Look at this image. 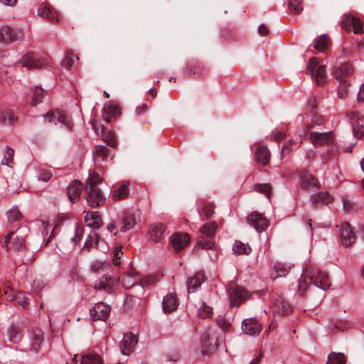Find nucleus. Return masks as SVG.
Returning a JSON list of instances; mask_svg holds the SVG:
<instances>
[{
  "mask_svg": "<svg viewBox=\"0 0 364 364\" xmlns=\"http://www.w3.org/2000/svg\"><path fill=\"white\" fill-rule=\"evenodd\" d=\"M314 284L323 290L328 289L331 285L329 278L326 272L315 267L306 268L299 282V291L303 294L308 286Z\"/></svg>",
  "mask_w": 364,
  "mask_h": 364,
  "instance_id": "1",
  "label": "nucleus"
},
{
  "mask_svg": "<svg viewBox=\"0 0 364 364\" xmlns=\"http://www.w3.org/2000/svg\"><path fill=\"white\" fill-rule=\"evenodd\" d=\"M49 65L45 58H40L33 53H26L15 63V66H21L27 69L43 68Z\"/></svg>",
  "mask_w": 364,
  "mask_h": 364,
  "instance_id": "2",
  "label": "nucleus"
},
{
  "mask_svg": "<svg viewBox=\"0 0 364 364\" xmlns=\"http://www.w3.org/2000/svg\"><path fill=\"white\" fill-rule=\"evenodd\" d=\"M310 139L312 144L316 146L324 145L329 146L330 149H328V153L331 154L332 156L335 155L337 149L336 146L333 144V137L332 132H311Z\"/></svg>",
  "mask_w": 364,
  "mask_h": 364,
  "instance_id": "3",
  "label": "nucleus"
},
{
  "mask_svg": "<svg viewBox=\"0 0 364 364\" xmlns=\"http://www.w3.org/2000/svg\"><path fill=\"white\" fill-rule=\"evenodd\" d=\"M24 237L20 231L10 232L4 237V246L8 250L18 251L24 247Z\"/></svg>",
  "mask_w": 364,
  "mask_h": 364,
  "instance_id": "4",
  "label": "nucleus"
},
{
  "mask_svg": "<svg viewBox=\"0 0 364 364\" xmlns=\"http://www.w3.org/2000/svg\"><path fill=\"white\" fill-rule=\"evenodd\" d=\"M44 119L49 123L57 124L58 122L61 123L70 129L73 126L70 118L64 111L53 110L50 111L44 115Z\"/></svg>",
  "mask_w": 364,
  "mask_h": 364,
  "instance_id": "5",
  "label": "nucleus"
},
{
  "mask_svg": "<svg viewBox=\"0 0 364 364\" xmlns=\"http://www.w3.org/2000/svg\"><path fill=\"white\" fill-rule=\"evenodd\" d=\"M299 183L301 188L306 191H314L320 188L318 178L307 171H302L299 173Z\"/></svg>",
  "mask_w": 364,
  "mask_h": 364,
  "instance_id": "6",
  "label": "nucleus"
},
{
  "mask_svg": "<svg viewBox=\"0 0 364 364\" xmlns=\"http://www.w3.org/2000/svg\"><path fill=\"white\" fill-rule=\"evenodd\" d=\"M241 328L246 335L257 336L262 331V326L255 318H249L242 321Z\"/></svg>",
  "mask_w": 364,
  "mask_h": 364,
  "instance_id": "7",
  "label": "nucleus"
},
{
  "mask_svg": "<svg viewBox=\"0 0 364 364\" xmlns=\"http://www.w3.org/2000/svg\"><path fill=\"white\" fill-rule=\"evenodd\" d=\"M137 343V338L133 333H126L124 334L122 341L120 342L119 347L123 355H129L134 349Z\"/></svg>",
  "mask_w": 364,
  "mask_h": 364,
  "instance_id": "8",
  "label": "nucleus"
},
{
  "mask_svg": "<svg viewBox=\"0 0 364 364\" xmlns=\"http://www.w3.org/2000/svg\"><path fill=\"white\" fill-rule=\"evenodd\" d=\"M190 242V236L186 232H177L171 237V243L176 252H180L186 247Z\"/></svg>",
  "mask_w": 364,
  "mask_h": 364,
  "instance_id": "9",
  "label": "nucleus"
},
{
  "mask_svg": "<svg viewBox=\"0 0 364 364\" xmlns=\"http://www.w3.org/2000/svg\"><path fill=\"white\" fill-rule=\"evenodd\" d=\"M110 307L103 302H98L90 309V315L95 321H105L110 312Z\"/></svg>",
  "mask_w": 364,
  "mask_h": 364,
  "instance_id": "10",
  "label": "nucleus"
},
{
  "mask_svg": "<svg viewBox=\"0 0 364 364\" xmlns=\"http://www.w3.org/2000/svg\"><path fill=\"white\" fill-rule=\"evenodd\" d=\"M247 222L257 232L264 230L268 226L267 220L264 216L257 212H253L247 216Z\"/></svg>",
  "mask_w": 364,
  "mask_h": 364,
  "instance_id": "11",
  "label": "nucleus"
},
{
  "mask_svg": "<svg viewBox=\"0 0 364 364\" xmlns=\"http://www.w3.org/2000/svg\"><path fill=\"white\" fill-rule=\"evenodd\" d=\"M341 23L342 27L347 31H353L355 33L363 32V26L360 21L351 15H346Z\"/></svg>",
  "mask_w": 364,
  "mask_h": 364,
  "instance_id": "12",
  "label": "nucleus"
},
{
  "mask_svg": "<svg viewBox=\"0 0 364 364\" xmlns=\"http://www.w3.org/2000/svg\"><path fill=\"white\" fill-rule=\"evenodd\" d=\"M250 294L241 287H236L230 290V304L233 306H239L250 297Z\"/></svg>",
  "mask_w": 364,
  "mask_h": 364,
  "instance_id": "13",
  "label": "nucleus"
},
{
  "mask_svg": "<svg viewBox=\"0 0 364 364\" xmlns=\"http://www.w3.org/2000/svg\"><path fill=\"white\" fill-rule=\"evenodd\" d=\"M340 237L345 247L350 246L355 240V235L352 231L350 224L343 223L341 225Z\"/></svg>",
  "mask_w": 364,
  "mask_h": 364,
  "instance_id": "14",
  "label": "nucleus"
},
{
  "mask_svg": "<svg viewBox=\"0 0 364 364\" xmlns=\"http://www.w3.org/2000/svg\"><path fill=\"white\" fill-rule=\"evenodd\" d=\"M86 191L87 192L86 199L90 206L97 207L105 203V198L99 188L88 189Z\"/></svg>",
  "mask_w": 364,
  "mask_h": 364,
  "instance_id": "15",
  "label": "nucleus"
},
{
  "mask_svg": "<svg viewBox=\"0 0 364 364\" xmlns=\"http://www.w3.org/2000/svg\"><path fill=\"white\" fill-rule=\"evenodd\" d=\"M255 156L256 161L262 166H267L271 159L269 150L267 146L261 144L257 145V148L255 151Z\"/></svg>",
  "mask_w": 364,
  "mask_h": 364,
  "instance_id": "16",
  "label": "nucleus"
},
{
  "mask_svg": "<svg viewBox=\"0 0 364 364\" xmlns=\"http://www.w3.org/2000/svg\"><path fill=\"white\" fill-rule=\"evenodd\" d=\"M118 279L114 277L105 275L95 284V287L97 289H103L109 291L117 287Z\"/></svg>",
  "mask_w": 364,
  "mask_h": 364,
  "instance_id": "17",
  "label": "nucleus"
},
{
  "mask_svg": "<svg viewBox=\"0 0 364 364\" xmlns=\"http://www.w3.org/2000/svg\"><path fill=\"white\" fill-rule=\"evenodd\" d=\"M129 192L130 183L127 181H123L119 183L117 188L113 191L112 198L114 201L124 200L127 198Z\"/></svg>",
  "mask_w": 364,
  "mask_h": 364,
  "instance_id": "18",
  "label": "nucleus"
},
{
  "mask_svg": "<svg viewBox=\"0 0 364 364\" xmlns=\"http://www.w3.org/2000/svg\"><path fill=\"white\" fill-rule=\"evenodd\" d=\"M163 310L166 314L176 311L178 306V299L176 294L170 293L166 295L163 299Z\"/></svg>",
  "mask_w": 364,
  "mask_h": 364,
  "instance_id": "19",
  "label": "nucleus"
},
{
  "mask_svg": "<svg viewBox=\"0 0 364 364\" xmlns=\"http://www.w3.org/2000/svg\"><path fill=\"white\" fill-rule=\"evenodd\" d=\"M38 15L51 21H59L57 12L48 3H42L39 6Z\"/></svg>",
  "mask_w": 364,
  "mask_h": 364,
  "instance_id": "20",
  "label": "nucleus"
},
{
  "mask_svg": "<svg viewBox=\"0 0 364 364\" xmlns=\"http://www.w3.org/2000/svg\"><path fill=\"white\" fill-rule=\"evenodd\" d=\"M82 188L83 185L80 181H73L69 185L68 187V194L73 203H75L80 199Z\"/></svg>",
  "mask_w": 364,
  "mask_h": 364,
  "instance_id": "21",
  "label": "nucleus"
},
{
  "mask_svg": "<svg viewBox=\"0 0 364 364\" xmlns=\"http://www.w3.org/2000/svg\"><path fill=\"white\" fill-rule=\"evenodd\" d=\"M119 114V107L116 103H107L103 107L102 118L107 122H110L112 118Z\"/></svg>",
  "mask_w": 364,
  "mask_h": 364,
  "instance_id": "22",
  "label": "nucleus"
},
{
  "mask_svg": "<svg viewBox=\"0 0 364 364\" xmlns=\"http://www.w3.org/2000/svg\"><path fill=\"white\" fill-rule=\"evenodd\" d=\"M17 39V33L9 26H2L0 28V42L11 43Z\"/></svg>",
  "mask_w": 364,
  "mask_h": 364,
  "instance_id": "23",
  "label": "nucleus"
},
{
  "mask_svg": "<svg viewBox=\"0 0 364 364\" xmlns=\"http://www.w3.org/2000/svg\"><path fill=\"white\" fill-rule=\"evenodd\" d=\"M353 73V68L350 64L343 63L335 68L333 70V75L337 80H346L344 78Z\"/></svg>",
  "mask_w": 364,
  "mask_h": 364,
  "instance_id": "24",
  "label": "nucleus"
},
{
  "mask_svg": "<svg viewBox=\"0 0 364 364\" xmlns=\"http://www.w3.org/2000/svg\"><path fill=\"white\" fill-rule=\"evenodd\" d=\"M165 227L161 223L153 224L149 230V237L154 242H159L164 237Z\"/></svg>",
  "mask_w": 364,
  "mask_h": 364,
  "instance_id": "25",
  "label": "nucleus"
},
{
  "mask_svg": "<svg viewBox=\"0 0 364 364\" xmlns=\"http://www.w3.org/2000/svg\"><path fill=\"white\" fill-rule=\"evenodd\" d=\"M85 222L87 225L94 229H97L102 225V220L98 212H87L85 216Z\"/></svg>",
  "mask_w": 364,
  "mask_h": 364,
  "instance_id": "26",
  "label": "nucleus"
},
{
  "mask_svg": "<svg viewBox=\"0 0 364 364\" xmlns=\"http://www.w3.org/2000/svg\"><path fill=\"white\" fill-rule=\"evenodd\" d=\"M310 199L314 205L318 206L331 203L333 197L328 192H320L311 196Z\"/></svg>",
  "mask_w": 364,
  "mask_h": 364,
  "instance_id": "27",
  "label": "nucleus"
},
{
  "mask_svg": "<svg viewBox=\"0 0 364 364\" xmlns=\"http://www.w3.org/2000/svg\"><path fill=\"white\" fill-rule=\"evenodd\" d=\"M43 341V333L39 328H35L31 336V350L37 353L41 347Z\"/></svg>",
  "mask_w": 364,
  "mask_h": 364,
  "instance_id": "28",
  "label": "nucleus"
},
{
  "mask_svg": "<svg viewBox=\"0 0 364 364\" xmlns=\"http://www.w3.org/2000/svg\"><path fill=\"white\" fill-rule=\"evenodd\" d=\"M204 282V278L203 274H197L193 277H191L188 279L186 282L187 289L188 293L196 291L201 285V284Z\"/></svg>",
  "mask_w": 364,
  "mask_h": 364,
  "instance_id": "29",
  "label": "nucleus"
},
{
  "mask_svg": "<svg viewBox=\"0 0 364 364\" xmlns=\"http://www.w3.org/2000/svg\"><path fill=\"white\" fill-rule=\"evenodd\" d=\"M331 45V40L326 35H321L314 40V48L320 52L326 50Z\"/></svg>",
  "mask_w": 364,
  "mask_h": 364,
  "instance_id": "30",
  "label": "nucleus"
},
{
  "mask_svg": "<svg viewBox=\"0 0 364 364\" xmlns=\"http://www.w3.org/2000/svg\"><path fill=\"white\" fill-rule=\"evenodd\" d=\"M108 149L104 146H97L93 150V159L95 163L105 160L108 156Z\"/></svg>",
  "mask_w": 364,
  "mask_h": 364,
  "instance_id": "31",
  "label": "nucleus"
},
{
  "mask_svg": "<svg viewBox=\"0 0 364 364\" xmlns=\"http://www.w3.org/2000/svg\"><path fill=\"white\" fill-rule=\"evenodd\" d=\"M312 77L315 79L316 82L318 85H323L326 83L327 80V74L326 72L325 65H319L314 71V75Z\"/></svg>",
  "mask_w": 364,
  "mask_h": 364,
  "instance_id": "32",
  "label": "nucleus"
},
{
  "mask_svg": "<svg viewBox=\"0 0 364 364\" xmlns=\"http://www.w3.org/2000/svg\"><path fill=\"white\" fill-rule=\"evenodd\" d=\"M81 364H103L101 357L95 353H90L81 357Z\"/></svg>",
  "mask_w": 364,
  "mask_h": 364,
  "instance_id": "33",
  "label": "nucleus"
},
{
  "mask_svg": "<svg viewBox=\"0 0 364 364\" xmlns=\"http://www.w3.org/2000/svg\"><path fill=\"white\" fill-rule=\"evenodd\" d=\"M292 264L277 262L274 265V269L277 273L275 278L285 277L292 267Z\"/></svg>",
  "mask_w": 364,
  "mask_h": 364,
  "instance_id": "34",
  "label": "nucleus"
},
{
  "mask_svg": "<svg viewBox=\"0 0 364 364\" xmlns=\"http://www.w3.org/2000/svg\"><path fill=\"white\" fill-rule=\"evenodd\" d=\"M274 309L277 314H288L291 311V306L282 299H279L274 304Z\"/></svg>",
  "mask_w": 364,
  "mask_h": 364,
  "instance_id": "35",
  "label": "nucleus"
},
{
  "mask_svg": "<svg viewBox=\"0 0 364 364\" xmlns=\"http://www.w3.org/2000/svg\"><path fill=\"white\" fill-rule=\"evenodd\" d=\"M232 251L236 255H249L251 252V247L248 244L236 240L232 246Z\"/></svg>",
  "mask_w": 364,
  "mask_h": 364,
  "instance_id": "36",
  "label": "nucleus"
},
{
  "mask_svg": "<svg viewBox=\"0 0 364 364\" xmlns=\"http://www.w3.org/2000/svg\"><path fill=\"white\" fill-rule=\"evenodd\" d=\"M346 358L343 353L333 352L328 356L326 364H346Z\"/></svg>",
  "mask_w": 364,
  "mask_h": 364,
  "instance_id": "37",
  "label": "nucleus"
},
{
  "mask_svg": "<svg viewBox=\"0 0 364 364\" xmlns=\"http://www.w3.org/2000/svg\"><path fill=\"white\" fill-rule=\"evenodd\" d=\"M110 268L111 265L109 263L99 260L94 261L90 265V270L93 273L104 272Z\"/></svg>",
  "mask_w": 364,
  "mask_h": 364,
  "instance_id": "38",
  "label": "nucleus"
},
{
  "mask_svg": "<svg viewBox=\"0 0 364 364\" xmlns=\"http://www.w3.org/2000/svg\"><path fill=\"white\" fill-rule=\"evenodd\" d=\"M98 242L99 236L95 230H91L85 242L83 249H87L90 251V249L97 245Z\"/></svg>",
  "mask_w": 364,
  "mask_h": 364,
  "instance_id": "39",
  "label": "nucleus"
},
{
  "mask_svg": "<svg viewBox=\"0 0 364 364\" xmlns=\"http://www.w3.org/2000/svg\"><path fill=\"white\" fill-rule=\"evenodd\" d=\"M217 228L218 225L215 222L205 223L201 228V232L208 237L212 238L215 236Z\"/></svg>",
  "mask_w": 364,
  "mask_h": 364,
  "instance_id": "40",
  "label": "nucleus"
},
{
  "mask_svg": "<svg viewBox=\"0 0 364 364\" xmlns=\"http://www.w3.org/2000/svg\"><path fill=\"white\" fill-rule=\"evenodd\" d=\"M102 181V178L99 174L96 173H90L87 181L85 190L97 188L96 186L100 183Z\"/></svg>",
  "mask_w": 364,
  "mask_h": 364,
  "instance_id": "41",
  "label": "nucleus"
},
{
  "mask_svg": "<svg viewBox=\"0 0 364 364\" xmlns=\"http://www.w3.org/2000/svg\"><path fill=\"white\" fill-rule=\"evenodd\" d=\"M46 92L41 87H36L33 89V96L31 100V105L35 106L38 103L41 102L46 95Z\"/></svg>",
  "mask_w": 364,
  "mask_h": 364,
  "instance_id": "42",
  "label": "nucleus"
},
{
  "mask_svg": "<svg viewBox=\"0 0 364 364\" xmlns=\"http://www.w3.org/2000/svg\"><path fill=\"white\" fill-rule=\"evenodd\" d=\"M213 308L208 306L205 302H202L198 311V316L201 318H211L213 316Z\"/></svg>",
  "mask_w": 364,
  "mask_h": 364,
  "instance_id": "43",
  "label": "nucleus"
},
{
  "mask_svg": "<svg viewBox=\"0 0 364 364\" xmlns=\"http://www.w3.org/2000/svg\"><path fill=\"white\" fill-rule=\"evenodd\" d=\"M202 348L203 353L208 355L215 350L216 344L213 343L209 336H205L202 343Z\"/></svg>",
  "mask_w": 364,
  "mask_h": 364,
  "instance_id": "44",
  "label": "nucleus"
},
{
  "mask_svg": "<svg viewBox=\"0 0 364 364\" xmlns=\"http://www.w3.org/2000/svg\"><path fill=\"white\" fill-rule=\"evenodd\" d=\"M78 59L79 58L73 51H68L65 58L62 61V65L66 69H70Z\"/></svg>",
  "mask_w": 364,
  "mask_h": 364,
  "instance_id": "45",
  "label": "nucleus"
},
{
  "mask_svg": "<svg viewBox=\"0 0 364 364\" xmlns=\"http://www.w3.org/2000/svg\"><path fill=\"white\" fill-rule=\"evenodd\" d=\"M135 225V220L132 215H126L123 217L122 220L121 222V230L123 232H126Z\"/></svg>",
  "mask_w": 364,
  "mask_h": 364,
  "instance_id": "46",
  "label": "nucleus"
},
{
  "mask_svg": "<svg viewBox=\"0 0 364 364\" xmlns=\"http://www.w3.org/2000/svg\"><path fill=\"white\" fill-rule=\"evenodd\" d=\"M8 221L9 223L18 222L23 218V215L18 208L14 207L7 212Z\"/></svg>",
  "mask_w": 364,
  "mask_h": 364,
  "instance_id": "47",
  "label": "nucleus"
},
{
  "mask_svg": "<svg viewBox=\"0 0 364 364\" xmlns=\"http://www.w3.org/2000/svg\"><path fill=\"white\" fill-rule=\"evenodd\" d=\"M288 8L291 14H299L303 11L302 2L300 0H290Z\"/></svg>",
  "mask_w": 364,
  "mask_h": 364,
  "instance_id": "48",
  "label": "nucleus"
},
{
  "mask_svg": "<svg viewBox=\"0 0 364 364\" xmlns=\"http://www.w3.org/2000/svg\"><path fill=\"white\" fill-rule=\"evenodd\" d=\"M215 213V205L210 202H205L201 208L200 213L203 214L207 219L210 218Z\"/></svg>",
  "mask_w": 364,
  "mask_h": 364,
  "instance_id": "49",
  "label": "nucleus"
},
{
  "mask_svg": "<svg viewBox=\"0 0 364 364\" xmlns=\"http://www.w3.org/2000/svg\"><path fill=\"white\" fill-rule=\"evenodd\" d=\"M17 120V117L11 110H4L0 113V122L13 123Z\"/></svg>",
  "mask_w": 364,
  "mask_h": 364,
  "instance_id": "50",
  "label": "nucleus"
},
{
  "mask_svg": "<svg viewBox=\"0 0 364 364\" xmlns=\"http://www.w3.org/2000/svg\"><path fill=\"white\" fill-rule=\"evenodd\" d=\"M350 82L348 80H342L340 82L338 91L339 98H346L349 92Z\"/></svg>",
  "mask_w": 364,
  "mask_h": 364,
  "instance_id": "51",
  "label": "nucleus"
},
{
  "mask_svg": "<svg viewBox=\"0 0 364 364\" xmlns=\"http://www.w3.org/2000/svg\"><path fill=\"white\" fill-rule=\"evenodd\" d=\"M254 190L269 198L272 193V186L269 183L256 184Z\"/></svg>",
  "mask_w": 364,
  "mask_h": 364,
  "instance_id": "52",
  "label": "nucleus"
},
{
  "mask_svg": "<svg viewBox=\"0 0 364 364\" xmlns=\"http://www.w3.org/2000/svg\"><path fill=\"white\" fill-rule=\"evenodd\" d=\"M203 72V65L199 63H195L191 65L189 70L186 73V75L187 77H191V75H200Z\"/></svg>",
  "mask_w": 364,
  "mask_h": 364,
  "instance_id": "53",
  "label": "nucleus"
},
{
  "mask_svg": "<svg viewBox=\"0 0 364 364\" xmlns=\"http://www.w3.org/2000/svg\"><path fill=\"white\" fill-rule=\"evenodd\" d=\"M14 157V150L6 147L4 152V158L1 161L2 164L10 166L11 163L13 161Z\"/></svg>",
  "mask_w": 364,
  "mask_h": 364,
  "instance_id": "54",
  "label": "nucleus"
},
{
  "mask_svg": "<svg viewBox=\"0 0 364 364\" xmlns=\"http://www.w3.org/2000/svg\"><path fill=\"white\" fill-rule=\"evenodd\" d=\"M104 140L110 146H115L117 144L115 134L110 130L104 134Z\"/></svg>",
  "mask_w": 364,
  "mask_h": 364,
  "instance_id": "55",
  "label": "nucleus"
},
{
  "mask_svg": "<svg viewBox=\"0 0 364 364\" xmlns=\"http://www.w3.org/2000/svg\"><path fill=\"white\" fill-rule=\"evenodd\" d=\"M83 234V228L82 225H76L75 228V236L71 237V241L74 245L77 244L82 238Z\"/></svg>",
  "mask_w": 364,
  "mask_h": 364,
  "instance_id": "56",
  "label": "nucleus"
},
{
  "mask_svg": "<svg viewBox=\"0 0 364 364\" xmlns=\"http://www.w3.org/2000/svg\"><path fill=\"white\" fill-rule=\"evenodd\" d=\"M318 59L317 58L313 57L310 58L307 66V73L311 75H314V71L316 70L315 69H316L318 67Z\"/></svg>",
  "mask_w": 364,
  "mask_h": 364,
  "instance_id": "57",
  "label": "nucleus"
},
{
  "mask_svg": "<svg viewBox=\"0 0 364 364\" xmlns=\"http://www.w3.org/2000/svg\"><path fill=\"white\" fill-rule=\"evenodd\" d=\"M53 176V173L50 170L41 169L38 171V179L44 182L48 181Z\"/></svg>",
  "mask_w": 364,
  "mask_h": 364,
  "instance_id": "58",
  "label": "nucleus"
},
{
  "mask_svg": "<svg viewBox=\"0 0 364 364\" xmlns=\"http://www.w3.org/2000/svg\"><path fill=\"white\" fill-rule=\"evenodd\" d=\"M353 132L356 138L360 139L364 137V127L359 123L353 124Z\"/></svg>",
  "mask_w": 364,
  "mask_h": 364,
  "instance_id": "59",
  "label": "nucleus"
},
{
  "mask_svg": "<svg viewBox=\"0 0 364 364\" xmlns=\"http://www.w3.org/2000/svg\"><path fill=\"white\" fill-rule=\"evenodd\" d=\"M11 300L14 301V302L15 304L22 306L23 307H25L27 304L26 300V296L24 294H18L14 295L12 297Z\"/></svg>",
  "mask_w": 364,
  "mask_h": 364,
  "instance_id": "60",
  "label": "nucleus"
},
{
  "mask_svg": "<svg viewBox=\"0 0 364 364\" xmlns=\"http://www.w3.org/2000/svg\"><path fill=\"white\" fill-rule=\"evenodd\" d=\"M123 255V252H122L121 247H117L115 248L114 251V256H113V264L115 266H119L121 264L120 258L121 256Z\"/></svg>",
  "mask_w": 364,
  "mask_h": 364,
  "instance_id": "61",
  "label": "nucleus"
},
{
  "mask_svg": "<svg viewBox=\"0 0 364 364\" xmlns=\"http://www.w3.org/2000/svg\"><path fill=\"white\" fill-rule=\"evenodd\" d=\"M295 145L296 142L294 140L285 141L283 144L282 153L286 155L289 154Z\"/></svg>",
  "mask_w": 364,
  "mask_h": 364,
  "instance_id": "62",
  "label": "nucleus"
},
{
  "mask_svg": "<svg viewBox=\"0 0 364 364\" xmlns=\"http://www.w3.org/2000/svg\"><path fill=\"white\" fill-rule=\"evenodd\" d=\"M198 245L205 250L212 249L214 245L211 241L205 240V239H199L198 240Z\"/></svg>",
  "mask_w": 364,
  "mask_h": 364,
  "instance_id": "63",
  "label": "nucleus"
},
{
  "mask_svg": "<svg viewBox=\"0 0 364 364\" xmlns=\"http://www.w3.org/2000/svg\"><path fill=\"white\" fill-rule=\"evenodd\" d=\"M286 136V134L281 131H274L272 132V139L275 141H279Z\"/></svg>",
  "mask_w": 364,
  "mask_h": 364,
  "instance_id": "64",
  "label": "nucleus"
}]
</instances>
